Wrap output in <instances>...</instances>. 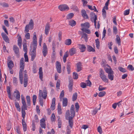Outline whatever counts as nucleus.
Wrapping results in <instances>:
<instances>
[{
	"label": "nucleus",
	"instance_id": "1",
	"mask_svg": "<svg viewBox=\"0 0 134 134\" xmlns=\"http://www.w3.org/2000/svg\"><path fill=\"white\" fill-rule=\"evenodd\" d=\"M37 46V39L36 33L34 32L32 38V43L30 46V54L31 56V60L33 61L36 56V51Z\"/></svg>",
	"mask_w": 134,
	"mask_h": 134
},
{
	"label": "nucleus",
	"instance_id": "2",
	"mask_svg": "<svg viewBox=\"0 0 134 134\" xmlns=\"http://www.w3.org/2000/svg\"><path fill=\"white\" fill-rule=\"evenodd\" d=\"M25 66V63L24 62V58H21L20 61V68L19 72V78L21 84L23 83V76L22 72L23 71Z\"/></svg>",
	"mask_w": 134,
	"mask_h": 134
},
{
	"label": "nucleus",
	"instance_id": "3",
	"mask_svg": "<svg viewBox=\"0 0 134 134\" xmlns=\"http://www.w3.org/2000/svg\"><path fill=\"white\" fill-rule=\"evenodd\" d=\"M21 98L22 100V103L23 104V105L21 107L22 116L23 118V119H25L26 115V113L25 111L24 110H23V109L27 110V105L25 100V98L23 94H21Z\"/></svg>",
	"mask_w": 134,
	"mask_h": 134
},
{
	"label": "nucleus",
	"instance_id": "4",
	"mask_svg": "<svg viewBox=\"0 0 134 134\" xmlns=\"http://www.w3.org/2000/svg\"><path fill=\"white\" fill-rule=\"evenodd\" d=\"M105 72L108 74V79L111 81L114 80V72L111 68H105Z\"/></svg>",
	"mask_w": 134,
	"mask_h": 134
},
{
	"label": "nucleus",
	"instance_id": "5",
	"mask_svg": "<svg viewBox=\"0 0 134 134\" xmlns=\"http://www.w3.org/2000/svg\"><path fill=\"white\" fill-rule=\"evenodd\" d=\"M99 76L102 80L104 82L108 83L109 80L105 75L104 71L102 69H99Z\"/></svg>",
	"mask_w": 134,
	"mask_h": 134
},
{
	"label": "nucleus",
	"instance_id": "6",
	"mask_svg": "<svg viewBox=\"0 0 134 134\" xmlns=\"http://www.w3.org/2000/svg\"><path fill=\"white\" fill-rule=\"evenodd\" d=\"M39 97H42L44 99H46L47 96V92L46 88L44 87L43 92H42V91L41 90H39Z\"/></svg>",
	"mask_w": 134,
	"mask_h": 134
},
{
	"label": "nucleus",
	"instance_id": "7",
	"mask_svg": "<svg viewBox=\"0 0 134 134\" xmlns=\"http://www.w3.org/2000/svg\"><path fill=\"white\" fill-rule=\"evenodd\" d=\"M42 52L44 57H46L48 53V48L45 43L43 44Z\"/></svg>",
	"mask_w": 134,
	"mask_h": 134
},
{
	"label": "nucleus",
	"instance_id": "8",
	"mask_svg": "<svg viewBox=\"0 0 134 134\" xmlns=\"http://www.w3.org/2000/svg\"><path fill=\"white\" fill-rule=\"evenodd\" d=\"M59 9L61 11H64L68 10L69 9V7L66 4H62L58 6Z\"/></svg>",
	"mask_w": 134,
	"mask_h": 134
},
{
	"label": "nucleus",
	"instance_id": "9",
	"mask_svg": "<svg viewBox=\"0 0 134 134\" xmlns=\"http://www.w3.org/2000/svg\"><path fill=\"white\" fill-rule=\"evenodd\" d=\"M56 68L57 72L59 73H60L62 71L61 65L58 61L56 62Z\"/></svg>",
	"mask_w": 134,
	"mask_h": 134
},
{
	"label": "nucleus",
	"instance_id": "10",
	"mask_svg": "<svg viewBox=\"0 0 134 134\" xmlns=\"http://www.w3.org/2000/svg\"><path fill=\"white\" fill-rule=\"evenodd\" d=\"M13 49L16 56L19 57V51L18 48L16 46L14 45L13 46Z\"/></svg>",
	"mask_w": 134,
	"mask_h": 134
},
{
	"label": "nucleus",
	"instance_id": "11",
	"mask_svg": "<svg viewBox=\"0 0 134 134\" xmlns=\"http://www.w3.org/2000/svg\"><path fill=\"white\" fill-rule=\"evenodd\" d=\"M71 117L70 118H73L75 115V112L74 110V106L73 104L72 105L70 109Z\"/></svg>",
	"mask_w": 134,
	"mask_h": 134
},
{
	"label": "nucleus",
	"instance_id": "12",
	"mask_svg": "<svg viewBox=\"0 0 134 134\" xmlns=\"http://www.w3.org/2000/svg\"><path fill=\"white\" fill-rule=\"evenodd\" d=\"M50 27L49 23L48 22L47 23L45 27V33L46 35H47L48 34Z\"/></svg>",
	"mask_w": 134,
	"mask_h": 134
},
{
	"label": "nucleus",
	"instance_id": "13",
	"mask_svg": "<svg viewBox=\"0 0 134 134\" xmlns=\"http://www.w3.org/2000/svg\"><path fill=\"white\" fill-rule=\"evenodd\" d=\"M78 46L81 52H83L85 51L86 49V47L85 45L79 44H78Z\"/></svg>",
	"mask_w": 134,
	"mask_h": 134
},
{
	"label": "nucleus",
	"instance_id": "14",
	"mask_svg": "<svg viewBox=\"0 0 134 134\" xmlns=\"http://www.w3.org/2000/svg\"><path fill=\"white\" fill-rule=\"evenodd\" d=\"M40 126L42 128L45 129L46 127L45 120L44 118H42L40 121Z\"/></svg>",
	"mask_w": 134,
	"mask_h": 134
},
{
	"label": "nucleus",
	"instance_id": "15",
	"mask_svg": "<svg viewBox=\"0 0 134 134\" xmlns=\"http://www.w3.org/2000/svg\"><path fill=\"white\" fill-rule=\"evenodd\" d=\"M38 74L40 79L41 81H43V72L42 71V68L41 67H40L39 69Z\"/></svg>",
	"mask_w": 134,
	"mask_h": 134
},
{
	"label": "nucleus",
	"instance_id": "16",
	"mask_svg": "<svg viewBox=\"0 0 134 134\" xmlns=\"http://www.w3.org/2000/svg\"><path fill=\"white\" fill-rule=\"evenodd\" d=\"M28 76L27 75L25 74L24 76V87H26L27 86L28 83Z\"/></svg>",
	"mask_w": 134,
	"mask_h": 134
},
{
	"label": "nucleus",
	"instance_id": "17",
	"mask_svg": "<svg viewBox=\"0 0 134 134\" xmlns=\"http://www.w3.org/2000/svg\"><path fill=\"white\" fill-rule=\"evenodd\" d=\"M17 36H18V44L19 48H21L22 46V40L20 35L18 34Z\"/></svg>",
	"mask_w": 134,
	"mask_h": 134
},
{
	"label": "nucleus",
	"instance_id": "18",
	"mask_svg": "<svg viewBox=\"0 0 134 134\" xmlns=\"http://www.w3.org/2000/svg\"><path fill=\"white\" fill-rule=\"evenodd\" d=\"M76 49L75 48H72L70 49L69 51V55L71 56H72L75 54L76 52Z\"/></svg>",
	"mask_w": 134,
	"mask_h": 134
},
{
	"label": "nucleus",
	"instance_id": "19",
	"mask_svg": "<svg viewBox=\"0 0 134 134\" xmlns=\"http://www.w3.org/2000/svg\"><path fill=\"white\" fill-rule=\"evenodd\" d=\"M26 25H28V26L29 27L30 29H32L34 28V22L33 20L32 19H31L28 24H27Z\"/></svg>",
	"mask_w": 134,
	"mask_h": 134
},
{
	"label": "nucleus",
	"instance_id": "20",
	"mask_svg": "<svg viewBox=\"0 0 134 134\" xmlns=\"http://www.w3.org/2000/svg\"><path fill=\"white\" fill-rule=\"evenodd\" d=\"M55 98H54L52 100V104L51 107V109L52 110H54L55 109Z\"/></svg>",
	"mask_w": 134,
	"mask_h": 134
},
{
	"label": "nucleus",
	"instance_id": "21",
	"mask_svg": "<svg viewBox=\"0 0 134 134\" xmlns=\"http://www.w3.org/2000/svg\"><path fill=\"white\" fill-rule=\"evenodd\" d=\"M81 13L82 16L85 19H88V17L85 10L84 9H82L81 10Z\"/></svg>",
	"mask_w": 134,
	"mask_h": 134
},
{
	"label": "nucleus",
	"instance_id": "22",
	"mask_svg": "<svg viewBox=\"0 0 134 134\" xmlns=\"http://www.w3.org/2000/svg\"><path fill=\"white\" fill-rule=\"evenodd\" d=\"M77 71L79 72L82 70V63L81 62H79L76 64Z\"/></svg>",
	"mask_w": 134,
	"mask_h": 134
},
{
	"label": "nucleus",
	"instance_id": "23",
	"mask_svg": "<svg viewBox=\"0 0 134 134\" xmlns=\"http://www.w3.org/2000/svg\"><path fill=\"white\" fill-rule=\"evenodd\" d=\"M81 26L82 28L84 27L85 28L88 29L90 27V24L86 22L84 23L81 24Z\"/></svg>",
	"mask_w": 134,
	"mask_h": 134
},
{
	"label": "nucleus",
	"instance_id": "24",
	"mask_svg": "<svg viewBox=\"0 0 134 134\" xmlns=\"http://www.w3.org/2000/svg\"><path fill=\"white\" fill-rule=\"evenodd\" d=\"M1 36H2L4 40L6 42H8V39L7 36L3 32H2L1 34Z\"/></svg>",
	"mask_w": 134,
	"mask_h": 134
},
{
	"label": "nucleus",
	"instance_id": "25",
	"mask_svg": "<svg viewBox=\"0 0 134 134\" xmlns=\"http://www.w3.org/2000/svg\"><path fill=\"white\" fill-rule=\"evenodd\" d=\"M26 98L28 107H30L31 106L30 97L29 96H26Z\"/></svg>",
	"mask_w": 134,
	"mask_h": 134
},
{
	"label": "nucleus",
	"instance_id": "26",
	"mask_svg": "<svg viewBox=\"0 0 134 134\" xmlns=\"http://www.w3.org/2000/svg\"><path fill=\"white\" fill-rule=\"evenodd\" d=\"M14 93H16L15 98L18 100L19 101L20 99V92L19 91L16 90L14 92Z\"/></svg>",
	"mask_w": 134,
	"mask_h": 134
},
{
	"label": "nucleus",
	"instance_id": "27",
	"mask_svg": "<svg viewBox=\"0 0 134 134\" xmlns=\"http://www.w3.org/2000/svg\"><path fill=\"white\" fill-rule=\"evenodd\" d=\"M68 99L66 98H64L63 100V107H66L68 105Z\"/></svg>",
	"mask_w": 134,
	"mask_h": 134
},
{
	"label": "nucleus",
	"instance_id": "28",
	"mask_svg": "<svg viewBox=\"0 0 134 134\" xmlns=\"http://www.w3.org/2000/svg\"><path fill=\"white\" fill-rule=\"evenodd\" d=\"M73 86V82L71 81H69L68 88L69 92H71L72 90Z\"/></svg>",
	"mask_w": 134,
	"mask_h": 134
},
{
	"label": "nucleus",
	"instance_id": "29",
	"mask_svg": "<svg viewBox=\"0 0 134 134\" xmlns=\"http://www.w3.org/2000/svg\"><path fill=\"white\" fill-rule=\"evenodd\" d=\"M69 24L71 26L73 27L76 25V21L73 20H71L69 21Z\"/></svg>",
	"mask_w": 134,
	"mask_h": 134
},
{
	"label": "nucleus",
	"instance_id": "30",
	"mask_svg": "<svg viewBox=\"0 0 134 134\" xmlns=\"http://www.w3.org/2000/svg\"><path fill=\"white\" fill-rule=\"evenodd\" d=\"M72 42V41L71 39H68L65 40L64 44L66 45L69 46L71 44Z\"/></svg>",
	"mask_w": 134,
	"mask_h": 134
},
{
	"label": "nucleus",
	"instance_id": "31",
	"mask_svg": "<svg viewBox=\"0 0 134 134\" xmlns=\"http://www.w3.org/2000/svg\"><path fill=\"white\" fill-rule=\"evenodd\" d=\"M69 54L68 51L65 53L63 57V62L65 63L66 60V58L68 56Z\"/></svg>",
	"mask_w": 134,
	"mask_h": 134
},
{
	"label": "nucleus",
	"instance_id": "32",
	"mask_svg": "<svg viewBox=\"0 0 134 134\" xmlns=\"http://www.w3.org/2000/svg\"><path fill=\"white\" fill-rule=\"evenodd\" d=\"M70 112L69 110H67L66 111V114L65 115V119L66 120H68L70 119L71 116H70Z\"/></svg>",
	"mask_w": 134,
	"mask_h": 134
},
{
	"label": "nucleus",
	"instance_id": "33",
	"mask_svg": "<svg viewBox=\"0 0 134 134\" xmlns=\"http://www.w3.org/2000/svg\"><path fill=\"white\" fill-rule=\"evenodd\" d=\"M87 50L89 52H94L95 51L94 49L90 46L88 45L87 46Z\"/></svg>",
	"mask_w": 134,
	"mask_h": 134
},
{
	"label": "nucleus",
	"instance_id": "34",
	"mask_svg": "<svg viewBox=\"0 0 134 134\" xmlns=\"http://www.w3.org/2000/svg\"><path fill=\"white\" fill-rule=\"evenodd\" d=\"M116 41L119 45H121V39L119 36L118 35L116 36Z\"/></svg>",
	"mask_w": 134,
	"mask_h": 134
},
{
	"label": "nucleus",
	"instance_id": "35",
	"mask_svg": "<svg viewBox=\"0 0 134 134\" xmlns=\"http://www.w3.org/2000/svg\"><path fill=\"white\" fill-rule=\"evenodd\" d=\"M73 118H70L68 120H69V126H70L71 128H72L73 124V121L72 120Z\"/></svg>",
	"mask_w": 134,
	"mask_h": 134
},
{
	"label": "nucleus",
	"instance_id": "36",
	"mask_svg": "<svg viewBox=\"0 0 134 134\" xmlns=\"http://www.w3.org/2000/svg\"><path fill=\"white\" fill-rule=\"evenodd\" d=\"M71 63L70 62H68L67 65V70L68 74H69L70 72V66Z\"/></svg>",
	"mask_w": 134,
	"mask_h": 134
},
{
	"label": "nucleus",
	"instance_id": "37",
	"mask_svg": "<svg viewBox=\"0 0 134 134\" xmlns=\"http://www.w3.org/2000/svg\"><path fill=\"white\" fill-rule=\"evenodd\" d=\"M15 105L18 111H20L21 109L19 104L18 102H15Z\"/></svg>",
	"mask_w": 134,
	"mask_h": 134
},
{
	"label": "nucleus",
	"instance_id": "38",
	"mask_svg": "<svg viewBox=\"0 0 134 134\" xmlns=\"http://www.w3.org/2000/svg\"><path fill=\"white\" fill-rule=\"evenodd\" d=\"M81 30L83 31L84 32L88 34H90L91 33L90 31L88 29H86L83 27L81 29Z\"/></svg>",
	"mask_w": 134,
	"mask_h": 134
},
{
	"label": "nucleus",
	"instance_id": "39",
	"mask_svg": "<svg viewBox=\"0 0 134 134\" xmlns=\"http://www.w3.org/2000/svg\"><path fill=\"white\" fill-rule=\"evenodd\" d=\"M77 94L76 92L74 93L72 96V100L74 101L77 99Z\"/></svg>",
	"mask_w": 134,
	"mask_h": 134
},
{
	"label": "nucleus",
	"instance_id": "40",
	"mask_svg": "<svg viewBox=\"0 0 134 134\" xmlns=\"http://www.w3.org/2000/svg\"><path fill=\"white\" fill-rule=\"evenodd\" d=\"M87 6L89 9H90L91 10H94L95 12H97V9L95 6H94L93 7H92V6L88 5Z\"/></svg>",
	"mask_w": 134,
	"mask_h": 134
},
{
	"label": "nucleus",
	"instance_id": "41",
	"mask_svg": "<svg viewBox=\"0 0 134 134\" xmlns=\"http://www.w3.org/2000/svg\"><path fill=\"white\" fill-rule=\"evenodd\" d=\"M106 94V93L105 91H101L99 92L98 94V96L100 97H103Z\"/></svg>",
	"mask_w": 134,
	"mask_h": 134
},
{
	"label": "nucleus",
	"instance_id": "42",
	"mask_svg": "<svg viewBox=\"0 0 134 134\" xmlns=\"http://www.w3.org/2000/svg\"><path fill=\"white\" fill-rule=\"evenodd\" d=\"M74 14L72 13L69 14L67 16V19H71L74 16Z\"/></svg>",
	"mask_w": 134,
	"mask_h": 134
},
{
	"label": "nucleus",
	"instance_id": "43",
	"mask_svg": "<svg viewBox=\"0 0 134 134\" xmlns=\"http://www.w3.org/2000/svg\"><path fill=\"white\" fill-rule=\"evenodd\" d=\"M58 127L60 128L62 126V122L60 117H59L58 119Z\"/></svg>",
	"mask_w": 134,
	"mask_h": 134
},
{
	"label": "nucleus",
	"instance_id": "44",
	"mask_svg": "<svg viewBox=\"0 0 134 134\" xmlns=\"http://www.w3.org/2000/svg\"><path fill=\"white\" fill-rule=\"evenodd\" d=\"M56 117L54 113H53L51 117V121L53 122L55 121V119Z\"/></svg>",
	"mask_w": 134,
	"mask_h": 134
},
{
	"label": "nucleus",
	"instance_id": "45",
	"mask_svg": "<svg viewBox=\"0 0 134 134\" xmlns=\"http://www.w3.org/2000/svg\"><path fill=\"white\" fill-rule=\"evenodd\" d=\"M60 81L59 79L57 81L56 87L57 89H59V88L60 86Z\"/></svg>",
	"mask_w": 134,
	"mask_h": 134
},
{
	"label": "nucleus",
	"instance_id": "46",
	"mask_svg": "<svg viewBox=\"0 0 134 134\" xmlns=\"http://www.w3.org/2000/svg\"><path fill=\"white\" fill-rule=\"evenodd\" d=\"M23 47L24 51L25 52H27V46L26 43H23Z\"/></svg>",
	"mask_w": 134,
	"mask_h": 134
},
{
	"label": "nucleus",
	"instance_id": "47",
	"mask_svg": "<svg viewBox=\"0 0 134 134\" xmlns=\"http://www.w3.org/2000/svg\"><path fill=\"white\" fill-rule=\"evenodd\" d=\"M73 78L75 79H77L78 77V75L77 73L75 72L73 73Z\"/></svg>",
	"mask_w": 134,
	"mask_h": 134
},
{
	"label": "nucleus",
	"instance_id": "48",
	"mask_svg": "<svg viewBox=\"0 0 134 134\" xmlns=\"http://www.w3.org/2000/svg\"><path fill=\"white\" fill-rule=\"evenodd\" d=\"M14 63L13 62L10 60L9 62V68L12 69L14 66Z\"/></svg>",
	"mask_w": 134,
	"mask_h": 134
},
{
	"label": "nucleus",
	"instance_id": "49",
	"mask_svg": "<svg viewBox=\"0 0 134 134\" xmlns=\"http://www.w3.org/2000/svg\"><path fill=\"white\" fill-rule=\"evenodd\" d=\"M37 99V96L36 95H34L33 96V105H35Z\"/></svg>",
	"mask_w": 134,
	"mask_h": 134
},
{
	"label": "nucleus",
	"instance_id": "50",
	"mask_svg": "<svg viewBox=\"0 0 134 134\" xmlns=\"http://www.w3.org/2000/svg\"><path fill=\"white\" fill-rule=\"evenodd\" d=\"M57 110L58 114L59 115L62 114V109L60 105H58Z\"/></svg>",
	"mask_w": 134,
	"mask_h": 134
},
{
	"label": "nucleus",
	"instance_id": "51",
	"mask_svg": "<svg viewBox=\"0 0 134 134\" xmlns=\"http://www.w3.org/2000/svg\"><path fill=\"white\" fill-rule=\"evenodd\" d=\"M82 38H83L85 39V40L86 42L88 40L87 38V35L85 33H84L83 34Z\"/></svg>",
	"mask_w": 134,
	"mask_h": 134
},
{
	"label": "nucleus",
	"instance_id": "52",
	"mask_svg": "<svg viewBox=\"0 0 134 134\" xmlns=\"http://www.w3.org/2000/svg\"><path fill=\"white\" fill-rule=\"evenodd\" d=\"M96 44V47L97 48H98L99 47V39H97L95 40Z\"/></svg>",
	"mask_w": 134,
	"mask_h": 134
},
{
	"label": "nucleus",
	"instance_id": "53",
	"mask_svg": "<svg viewBox=\"0 0 134 134\" xmlns=\"http://www.w3.org/2000/svg\"><path fill=\"white\" fill-rule=\"evenodd\" d=\"M38 99L40 105L42 106L43 104V99L41 97H39Z\"/></svg>",
	"mask_w": 134,
	"mask_h": 134
},
{
	"label": "nucleus",
	"instance_id": "54",
	"mask_svg": "<svg viewBox=\"0 0 134 134\" xmlns=\"http://www.w3.org/2000/svg\"><path fill=\"white\" fill-rule=\"evenodd\" d=\"M75 107L76 108V112H78L79 108V106L78 103H75Z\"/></svg>",
	"mask_w": 134,
	"mask_h": 134
},
{
	"label": "nucleus",
	"instance_id": "55",
	"mask_svg": "<svg viewBox=\"0 0 134 134\" xmlns=\"http://www.w3.org/2000/svg\"><path fill=\"white\" fill-rule=\"evenodd\" d=\"M72 9L75 11H79V9L76 6H72Z\"/></svg>",
	"mask_w": 134,
	"mask_h": 134
},
{
	"label": "nucleus",
	"instance_id": "56",
	"mask_svg": "<svg viewBox=\"0 0 134 134\" xmlns=\"http://www.w3.org/2000/svg\"><path fill=\"white\" fill-rule=\"evenodd\" d=\"M25 37L27 40H29L30 39V35L29 33L27 32L25 35Z\"/></svg>",
	"mask_w": 134,
	"mask_h": 134
},
{
	"label": "nucleus",
	"instance_id": "57",
	"mask_svg": "<svg viewBox=\"0 0 134 134\" xmlns=\"http://www.w3.org/2000/svg\"><path fill=\"white\" fill-rule=\"evenodd\" d=\"M118 30L116 26H114L113 27V32L114 34H117Z\"/></svg>",
	"mask_w": 134,
	"mask_h": 134
},
{
	"label": "nucleus",
	"instance_id": "58",
	"mask_svg": "<svg viewBox=\"0 0 134 134\" xmlns=\"http://www.w3.org/2000/svg\"><path fill=\"white\" fill-rule=\"evenodd\" d=\"M110 0H108L105 4V6L104 7V8H105L106 10L108 9V5Z\"/></svg>",
	"mask_w": 134,
	"mask_h": 134
},
{
	"label": "nucleus",
	"instance_id": "59",
	"mask_svg": "<svg viewBox=\"0 0 134 134\" xmlns=\"http://www.w3.org/2000/svg\"><path fill=\"white\" fill-rule=\"evenodd\" d=\"M128 69L131 71H133L134 70V68L131 65H129L127 66Z\"/></svg>",
	"mask_w": 134,
	"mask_h": 134
},
{
	"label": "nucleus",
	"instance_id": "60",
	"mask_svg": "<svg viewBox=\"0 0 134 134\" xmlns=\"http://www.w3.org/2000/svg\"><path fill=\"white\" fill-rule=\"evenodd\" d=\"M118 69L120 71L123 72H125L126 71V70L125 68L121 67H119Z\"/></svg>",
	"mask_w": 134,
	"mask_h": 134
},
{
	"label": "nucleus",
	"instance_id": "61",
	"mask_svg": "<svg viewBox=\"0 0 134 134\" xmlns=\"http://www.w3.org/2000/svg\"><path fill=\"white\" fill-rule=\"evenodd\" d=\"M30 29L29 27L28 26V25H26L25 27L24 32L25 33L28 32L29 31V30Z\"/></svg>",
	"mask_w": 134,
	"mask_h": 134
},
{
	"label": "nucleus",
	"instance_id": "62",
	"mask_svg": "<svg viewBox=\"0 0 134 134\" xmlns=\"http://www.w3.org/2000/svg\"><path fill=\"white\" fill-rule=\"evenodd\" d=\"M64 92L63 90H62L60 94V100H61V98L64 96Z\"/></svg>",
	"mask_w": 134,
	"mask_h": 134
},
{
	"label": "nucleus",
	"instance_id": "63",
	"mask_svg": "<svg viewBox=\"0 0 134 134\" xmlns=\"http://www.w3.org/2000/svg\"><path fill=\"white\" fill-rule=\"evenodd\" d=\"M10 22L11 23L13 24L15 22V19L14 18L12 17H10L9 18Z\"/></svg>",
	"mask_w": 134,
	"mask_h": 134
},
{
	"label": "nucleus",
	"instance_id": "64",
	"mask_svg": "<svg viewBox=\"0 0 134 134\" xmlns=\"http://www.w3.org/2000/svg\"><path fill=\"white\" fill-rule=\"evenodd\" d=\"M86 84L87 86L91 87V86L92 83L89 80L86 81Z\"/></svg>",
	"mask_w": 134,
	"mask_h": 134
}]
</instances>
